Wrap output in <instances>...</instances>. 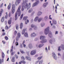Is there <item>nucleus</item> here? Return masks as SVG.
<instances>
[{"label": "nucleus", "mask_w": 64, "mask_h": 64, "mask_svg": "<svg viewBox=\"0 0 64 64\" xmlns=\"http://www.w3.org/2000/svg\"><path fill=\"white\" fill-rule=\"evenodd\" d=\"M27 1H28L27 0H25L24 1L23 3L22 4L23 6L21 8L22 11H24V8H25V7H27L28 10V9L30 8V6H31V3H29V4L28 5V4L27 3Z\"/></svg>", "instance_id": "nucleus-1"}, {"label": "nucleus", "mask_w": 64, "mask_h": 64, "mask_svg": "<svg viewBox=\"0 0 64 64\" xmlns=\"http://www.w3.org/2000/svg\"><path fill=\"white\" fill-rule=\"evenodd\" d=\"M21 9V6H19L18 8L17 12L15 14V20L16 21L18 19V18L17 17L18 15V16H20L21 15V11H20V9Z\"/></svg>", "instance_id": "nucleus-2"}, {"label": "nucleus", "mask_w": 64, "mask_h": 64, "mask_svg": "<svg viewBox=\"0 0 64 64\" xmlns=\"http://www.w3.org/2000/svg\"><path fill=\"white\" fill-rule=\"evenodd\" d=\"M44 33L45 35H47L49 33V27H48L44 30Z\"/></svg>", "instance_id": "nucleus-3"}, {"label": "nucleus", "mask_w": 64, "mask_h": 64, "mask_svg": "<svg viewBox=\"0 0 64 64\" xmlns=\"http://www.w3.org/2000/svg\"><path fill=\"white\" fill-rule=\"evenodd\" d=\"M39 17L38 16H36V18H34V22H37L38 20V22H40L42 20V18H39Z\"/></svg>", "instance_id": "nucleus-4"}, {"label": "nucleus", "mask_w": 64, "mask_h": 64, "mask_svg": "<svg viewBox=\"0 0 64 64\" xmlns=\"http://www.w3.org/2000/svg\"><path fill=\"white\" fill-rule=\"evenodd\" d=\"M16 7L15 5L14 4H13L12 6V14H14L15 12V7Z\"/></svg>", "instance_id": "nucleus-5"}, {"label": "nucleus", "mask_w": 64, "mask_h": 64, "mask_svg": "<svg viewBox=\"0 0 64 64\" xmlns=\"http://www.w3.org/2000/svg\"><path fill=\"white\" fill-rule=\"evenodd\" d=\"M40 1L39 0H38L34 3L32 4V7H35V6H36L38 5V4L39 3Z\"/></svg>", "instance_id": "nucleus-6"}, {"label": "nucleus", "mask_w": 64, "mask_h": 64, "mask_svg": "<svg viewBox=\"0 0 64 64\" xmlns=\"http://www.w3.org/2000/svg\"><path fill=\"white\" fill-rule=\"evenodd\" d=\"M52 57H53V58L55 60H56L57 59V56H56V54L54 52H53L52 54Z\"/></svg>", "instance_id": "nucleus-7"}, {"label": "nucleus", "mask_w": 64, "mask_h": 64, "mask_svg": "<svg viewBox=\"0 0 64 64\" xmlns=\"http://www.w3.org/2000/svg\"><path fill=\"white\" fill-rule=\"evenodd\" d=\"M55 40L54 38H52L50 39L49 41V42L50 44H52L53 43V42H55Z\"/></svg>", "instance_id": "nucleus-8"}, {"label": "nucleus", "mask_w": 64, "mask_h": 64, "mask_svg": "<svg viewBox=\"0 0 64 64\" xmlns=\"http://www.w3.org/2000/svg\"><path fill=\"white\" fill-rule=\"evenodd\" d=\"M36 50H33L31 51L30 54L31 55H35L36 54Z\"/></svg>", "instance_id": "nucleus-9"}, {"label": "nucleus", "mask_w": 64, "mask_h": 64, "mask_svg": "<svg viewBox=\"0 0 64 64\" xmlns=\"http://www.w3.org/2000/svg\"><path fill=\"white\" fill-rule=\"evenodd\" d=\"M31 37H35L36 36V34L34 32H33L30 35Z\"/></svg>", "instance_id": "nucleus-10"}, {"label": "nucleus", "mask_w": 64, "mask_h": 64, "mask_svg": "<svg viewBox=\"0 0 64 64\" xmlns=\"http://www.w3.org/2000/svg\"><path fill=\"white\" fill-rule=\"evenodd\" d=\"M47 42V40L45 39V38L41 41L40 42L41 43H45Z\"/></svg>", "instance_id": "nucleus-11"}, {"label": "nucleus", "mask_w": 64, "mask_h": 64, "mask_svg": "<svg viewBox=\"0 0 64 64\" xmlns=\"http://www.w3.org/2000/svg\"><path fill=\"white\" fill-rule=\"evenodd\" d=\"M48 3L47 2L44 3L43 5V7H44V8H45V7H46L47 5H48Z\"/></svg>", "instance_id": "nucleus-12"}, {"label": "nucleus", "mask_w": 64, "mask_h": 64, "mask_svg": "<svg viewBox=\"0 0 64 64\" xmlns=\"http://www.w3.org/2000/svg\"><path fill=\"white\" fill-rule=\"evenodd\" d=\"M26 59L27 60H28V61H31V58L30 57L28 56H26Z\"/></svg>", "instance_id": "nucleus-13"}, {"label": "nucleus", "mask_w": 64, "mask_h": 64, "mask_svg": "<svg viewBox=\"0 0 64 64\" xmlns=\"http://www.w3.org/2000/svg\"><path fill=\"white\" fill-rule=\"evenodd\" d=\"M52 23L53 24H54V25H56V24H57V22L54 19H53L52 20Z\"/></svg>", "instance_id": "nucleus-14"}, {"label": "nucleus", "mask_w": 64, "mask_h": 64, "mask_svg": "<svg viewBox=\"0 0 64 64\" xmlns=\"http://www.w3.org/2000/svg\"><path fill=\"white\" fill-rule=\"evenodd\" d=\"M40 40H43L45 38V36H40Z\"/></svg>", "instance_id": "nucleus-15"}, {"label": "nucleus", "mask_w": 64, "mask_h": 64, "mask_svg": "<svg viewBox=\"0 0 64 64\" xmlns=\"http://www.w3.org/2000/svg\"><path fill=\"white\" fill-rule=\"evenodd\" d=\"M28 47L30 49H31L33 48V46L31 44H30L28 45Z\"/></svg>", "instance_id": "nucleus-16"}, {"label": "nucleus", "mask_w": 64, "mask_h": 64, "mask_svg": "<svg viewBox=\"0 0 64 64\" xmlns=\"http://www.w3.org/2000/svg\"><path fill=\"white\" fill-rule=\"evenodd\" d=\"M48 36L50 37V38H52L53 36V34L52 33L50 32L48 35Z\"/></svg>", "instance_id": "nucleus-17"}, {"label": "nucleus", "mask_w": 64, "mask_h": 64, "mask_svg": "<svg viewBox=\"0 0 64 64\" xmlns=\"http://www.w3.org/2000/svg\"><path fill=\"white\" fill-rule=\"evenodd\" d=\"M42 12L40 11H39L37 13V15L38 16H40L42 14Z\"/></svg>", "instance_id": "nucleus-18"}, {"label": "nucleus", "mask_w": 64, "mask_h": 64, "mask_svg": "<svg viewBox=\"0 0 64 64\" xmlns=\"http://www.w3.org/2000/svg\"><path fill=\"white\" fill-rule=\"evenodd\" d=\"M44 19L45 21H47L48 19V17L47 16H46L44 17Z\"/></svg>", "instance_id": "nucleus-19"}, {"label": "nucleus", "mask_w": 64, "mask_h": 64, "mask_svg": "<svg viewBox=\"0 0 64 64\" xmlns=\"http://www.w3.org/2000/svg\"><path fill=\"white\" fill-rule=\"evenodd\" d=\"M10 8H11V3H10L8 7V10H10Z\"/></svg>", "instance_id": "nucleus-20"}, {"label": "nucleus", "mask_w": 64, "mask_h": 64, "mask_svg": "<svg viewBox=\"0 0 64 64\" xmlns=\"http://www.w3.org/2000/svg\"><path fill=\"white\" fill-rule=\"evenodd\" d=\"M24 36L25 37H28V35L27 32H25L24 34Z\"/></svg>", "instance_id": "nucleus-21"}, {"label": "nucleus", "mask_w": 64, "mask_h": 64, "mask_svg": "<svg viewBox=\"0 0 64 64\" xmlns=\"http://www.w3.org/2000/svg\"><path fill=\"white\" fill-rule=\"evenodd\" d=\"M44 46V44H40L38 46V47L39 48H41L42 47V46Z\"/></svg>", "instance_id": "nucleus-22"}, {"label": "nucleus", "mask_w": 64, "mask_h": 64, "mask_svg": "<svg viewBox=\"0 0 64 64\" xmlns=\"http://www.w3.org/2000/svg\"><path fill=\"white\" fill-rule=\"evenodd\" d=\"M15 57L14 56L12 57V62H15Z\"/></svg>", "instance_id": "nucleus-23"}, {"label": "nucleus", "mask_w": 64, "mask_h": 64, "mask_svg": "<svg viewBox=\"0 0 64 64\" xmlns=\"http://www.w3.org/2000/svg\"><path fill=\"white\" fill-rule=\"evenodd\" d=\"M2 58H4L5 57V54L4 53V52H2Z\"/></svg>", "instance_id": "nucleus-24"}, {"label": "nucleus", "mask_w": 64, "mask_h": 64, "mask_svg": "<svg viewBox=\"0 0 64 64\" xmlns=\"http://www.w3.org/2000/svg\"><path fill=\"white\" fill-rule=\"evenodd\" d=\"M32 8H30L28 10V12L29 13H31V12H32Z\"/></svg>", "instance_id": "nucleus-25"}, {"label": "nucleus", "mask_w": 64, "mask_h": 64, "mask_svg": "<svg viewBox=\"0 0 64 64\" xmlns=\"http://www.w3.org/2000/svg\"><path fill=\"white\" fill-rule=\"evenodd\" d=\"M4 17H3L1 20V21L2 22H4Z\"/></svg>", "instance_id": "nucleus-26"}, {"label": "nucleus", "mask_w": 64, "mask_h": 64, "mask_svg": "<svg viewBox=\"0 0 64 64\" xmlns=\"http://www.w3.org/2000/svg\"><path fill=\"white\" fill-rule=\"evenodd\" d=\"M25 30H26V29H24L23 30L22 32V35H23L24 34V33L25 32Z\"/></svg>", "instance_id": "nucleus-27"}, {"label": "nucleus", "mask_w": 64, "mask_h": 64, "mask_svg": "<svg viewBox=\"0 0 64 64\" xmlns=\"http://www.w3.org/2000/svg\"><path fill=\"white\" fill-rule=\"evenodd\" d=\"M23 23H22L20 24V29H22L23 27Z\"/></svg>", "instance_id": "nucleus-28"}, {"label": "nucleus", "mask_w": 64, "mask_h": 64, "mask_svg": "<svg viewBox=\"0 0 64 64\" xmlns=\"http://www.w3.org/2000/svg\"><path fill=\"white\" fill-rule=\"evenodd\" d=\"M45 26V23H42L41 24V27H44Z\"/></svg>", "instance_id": "nucleus-29"}, {"label": "nucleus", "mask_w": 64, "mask_h": 64, "mask_svg": "<svg viewBox=\"0 0 64 64\" xmlns=\"http://www.w3.org/2000/svg\"><path fill=\"white\" fill-rule=\"evenodd\" d=\"M18 36L17 37H18V38H20V33L18 32V33L17 34Z\"/></svg>", "instance_id": "nucleus-30"}, {"label": "nucleus", "mask_w": 64, "mask_h": 64, "mask_svg": "<svg viewBox=\"0 0 64 64\" xmlns=\"http://www.w3.org/2000/svg\"><path fill=\"white\" fill-rule=\"evenodd\" d=\"M38 28L37 27V26H35L34 28V30H36Z\"/></svg>", "instance_id": "nucleus-31"}, {"label": "nucleus", "mask_w": 64, "mask_h": 64, "mask_svg": "<svg viewBox=\"0 0 64 64\" xmlns=\"http://www.w3.org/2000/svg\"><path fill=\"white\" fill-rule=\"evenodd\" d=\"M15 52H10V53H11V56H13V54H14Z\"/></svg>", "instance_id": "nucleus-32"}, {"label": "nucleus", "mask_w": 64, "mask_h": 64, "mask_svg": "<svg viewBox=\"0 0 64 64\" xmlns=\"http://www.w3.org/2000/svg\"><path fill=\"white\" fill-rule=\"evenodd\" d=\"M11 49L10 50V52H13V46H12L11 48Z\"/></svg>", "instance_id": "nucleus-33"}, {"label": "nucleus", "mask_w": 64, "mask_h": 64, "mask_svg": "<svg viewBox=\"0 0 64 64\" xmlns=\"http://www.w3.org/2000/svg\"><path fill=\"white\" fill-rule=\"evenodd\" d=\"M29 20H27V21H26L25 22V24H27L28 23H29Z\"/></svg>", "instance_id": "nucleus-34"}, {"label": "nucleus", "mask_w": 64, "mask_h": 64, "mask_svg": "<svg viewBox=\"0 0 64 64\" xmlns=\"http://www.w3.org/2000/svg\"><path fill=\"white\" fill-rule=\"evenodd\" d=\"M19 38V37H18L16 36V41H18V40H19V38Z\"/></svg>", "instance_id": "nucleus-35"}, {"label": "nucleus", "mask_w": 64, "mask_h": 64, "mask_svg": "<svg viewBox=\"0 0 64 64\" xmlns=\"http://www.w3.org/2000/svg\"><path fill=\"white\" fill-rule=\"evenodd\" d=\"M16 28L17 30L18 29V24H16Z\"/></svg>", "instance_id": "nucleus-36"}, {"label": "nucleus", "mask_w": 64, "mask_h": 64, "mask_svg": "<svg viewBox=\"0 0 64 64\" xmlns=\"http://www.w3.org/2000/svg\"><path fill=\"white\" fill-rule=\"evenodd\" d=\"M27 18H28V16H26L24 17L23 18V20H26V19H27Z\"/></svg>", "instance_id": "nucleus-37"}, {"label": "nucleus", "mask_w": 64, "mask_h": 64, "mask_svg": "<svg viewBox=\"0 0 64 64\" xmlns=\"http://www.w3.org/2000/svg\"><path fill=\"white\" fill-rule=\"evenodd\" d=\"M23 14H22L21 15L20 18V20H21V19H22V18H23Z\"/></svg>", "instance_id": "nucleus-38"}, {"label": "nucleus", "mask_w": 64, "mask_h": 64, "mask_svg": "<svg viewBox=\"0 0 64 64\" xmlns=\"http://www.w3.org/2000/svg\"><path fill=\"white\" fill-rule=\"evenodd\" d=\"M8 23L9 25L11 24V21L10 20H9L8 21Z\"/></svg>", "instance_id": "nucleus-39"}, {"label": "nucleus", "mask_w": 64, "mask_h": 64, "mask_svg": "<svg viewBox=\"0 0 64 64\" xmlns=\"http://www.w3.org/2000/svg\"><path fill=\"white\" fill-rule=\"evenodd\" d=\"M20 52L21 53H22V54H23L24 53V51L22 50H20Z\"/></svg>", "instance_id": "nucleus-40"}, {"label": "nucleus", "mask_w": 64, "mask_h": 64, "mask_svg": "<svg viewBox=\"0 0 64 64\" xmlns=\"http://www.w3.org/2000/svg\"><path fill=\"white\" fill-rule=\"evenodd\" d=\"M20 48H23V46H22V44H20Z\"/></svg>", "instance_id": "nucleus-41"}, {"label": "nucleus", "mask_w": 64, "mask_h": 64, "mask_svg": "<svg viewBox=\"0 0 64 64\" xmlns=\"http://www.w3.org/2000/svg\"><path fill=\"white\" fill-rule=\"evenodd\" d=\"M35 26L33 24H32L31 26V28H34V27H35Z\"/></svg>", "instance_id": "nucleus-42"}, {"label": "nucleus", "mask_w": 64, "mask_h": 64, "mask_svg": "<svg viewBox=\"0 0 64 64\" xmlns=\"http://www.w3.org/2000/svg\"><path fill=\"white\" fill-rule=\"evenodd\" d=\"M21 58L22 59V61H24V60H25V58H24V57L23 56H22Z\"/></svg>", "instance_id": "nucleus-43"}, {"label": "nucleus", "mask_w": 64, "mask_h": 64, "mask_svg": "<svg viewBox=\"0 0 64 64\" xmlns=\"http://www.w3.org/2000/svg\"><path fill=\"white\" fill-rule=\"evenodd\" d=\"M4 38L6 40H8V38L7 36H5Z\"/></svg>", "instance_id": "nucleus-44"}, {"label": "nucleus", "mask_w": 64, "mask_h": 64, "mask_svg": "<svg viewBox=\"0 0 64 64\" xmlns=\"http://www.w3.org/2000/svg\"><path fill=\"white\" fill-rule=\"evenodd\" d=\"M43 63V60H42L40 61L39 62V64H42V63Z\"/></svg>", "instance_id": "nucleus-45"}, {"label": "nucleus", "mask_w": 64, "mask_h": 64, "mask_svg": "<svg viewBox=\"0 0 64 64\" xmlns=\"http://www.w3.org/2000/svg\"><path fill=\"white\" fill-rule=\"evenodd\" d=\"M38 38H36L34 39V40L35 41H38Z\"/></svg>", "instance_id": "nucleus-46"}, {"label": "nucleus", "mask_w": 64, "mask_h": 64, "mask_svg": "<svg viewBox=\"0 0 64 64\" xmlns=\"http://www.w3.org/2000/svg\"><path fill=\"white\" fill-rule=\"evenodd\" d=\"M45 50H46V52H48V49L47 48V47H46L45 48Z\"/></svg>", "instance_id": "nucleus-47"}, {"label": "nucleus", "mask_w": 64, "mask_h": 64, "mask_svg": "<svg viewBox=\"0 0 64 64\" xmlns=\"http://www.w3.org/2000/svg\"><path fill=\"white\" fill-rule=\"evenodd\" d=\"M42 58V56H41L38 57V60H40V59Z\"/></svg>", "instance_id": "nucleus-48"}, {"label": "nucleus", "mask_w": 64, "mask_h": 64, "mask_svg": "<svg viewBox=\"0 0 64 64\" xmlns=\"http://www.w3.org/2000/svg\"><path fill=\"white\" fill-rule=\"evenodd\" d=\"M34 13H35V12H32V13L31 14V16H32V15H33L34 14Z\"/></svg>", "instance_id": "nucleus-49"}, {"label": "nucleus", "mask_w": 64, "mask_h": 64, "mask_svg": "<svg viewBox=\"0 0 64 64\" xmlns=\"http://www.w3.org/2000/svg\"><path fill=\"white\" fill-rule=\"evenodd\" d=\"M29 52H30L29 51L27 52H26V54H27L28 55H29Z\"/></svg>", "instance_id": "nucleus-50"}, {"label": "nucleus", "mask_w": 64, "mask_h": 64, "mask_svg": "<svg viewBox=\"0 0 64 64\" xmlns=\"http://www.w3.org/2000/svg\"><path fill=\"white\" fill-rule=\"evenodd\" d=\"M2 12H3V10L2 9H1L0 12V13L2 14Z\"/></svg>", "instance_id": "nucleus-51"}, {"label": "nucleus", "mask_w": 64, "mask_h": 64, "mask_svg": "<svg viewBox=\"0 0 64 64\" xmlns=\"http://www.w3.org/2000/svg\"><path fill=\"white\" fill-rule=\"evenodd\" d=\"M8 28H9L8 27V26H6L5 27L6 29V30H8Z\"/></svg>", "instance_id": "nucleus-52"}, {"label": "nucleus", "mask_w": 64, "mask_h": 64, "mask_svg": "<svg viewBox=\"0 0 64 64\" xmlns=\"http://www.w3.org/2000/svg\"><path fill=\"white\" fill-rule=\"evenodd\" d=\"M17 31H15V32H14V35H16V34H17Z\"/></svg>", "instance_id": "nucleus-53"}, {"label": "nucleus", "mask_w": 64, "mask_h": 64, "mask_svg": "<svg viewBox=\"0 0 64 64\" xmlns=\"http://www.w3.org/2000/svg\"><path fill=\"white\" fill-rule=\"evenodd\" d=\"M15 56H16V59H17L18 58V56L17 55V54H15Z\"/></svg>", "instance_id": "nucleus-54"}, {"label": "nucleus", "mask_w": 64, "mask_h": 64, "mask_svg": "<svg viewBox=\"0 0 64 64\" xmlns=\"http://www.w3.org/2000/svg\"><path fill=\"white\" fill-rule=\"evenodd\" d=\"M16 46H17V45H18V42H16Z\"/></svg>", "instance_id": "nucleus-55"}, {"label": "nucleus", "mask_w": 64, "mask_h": 64, "mask_svg": "<svg viewBox=\"0 0 64 64\" xmlns=\"http://www.w3.org/2000/svg\"><path fill=\"white\" fill-rule=\"evenodd\" d=\"M58 32L57 31H56L55 33V35H56V34H58Z\"/></svg>", "instance_id": "nucleus-56"}, {"label": "nucleus", "mask_w": 64, "mask_h": 64, "mask_svg": "<svg viewBox=\"0 0 64 64\" xmlns=\"http://www.w3.org/2000/svg\"><path fill=\"white\" fill-rule=\"evenodd\" d=\"M5 34H6L5 32H4L2 33V36L3 35V36H4V35H5Z\"/></svg>", "instance_id": "nucleus-57"}, {"label": "nucleus", "mask_w": 64, "mask_h": 64, "mask_svg": "<svg viewBox=\"0 0 64 64\" xmlns=\"http://www.w3.org/2000/svg\"><path fill=\"white\" fill-rule=\"evenodd\" d=\"M11 15H12L11 13L10 12L9 14V17H11Z\"/></svg>", "instance_id": "nucleus-58"}, {"label": "nucleus", "mask_w": 64, "mask_h": 64, "mask_svg": "<svg viewBox=\"0 0 64 64\" xmlns=\"http://www.w3.org/2000/svg\"><path fill=\"white\" fill-rule=\"evenodd\" d=\"M3 3H2V4H1L0 7H3Z\"/></svg>", "instance_id": "nucleus-59"}, {"label": "nucleus", "mask_w": 64, "mask_h": 64, "mask_svg": "<svg viewBox=\"0 0 64 64\" xmlns=\"http://www.w3.org/2000/svg\"><path fill=\"white\" fill-rule=\"evenodd\" d=\"M39 62H40V60H38L36 62V64H37V63H38Z\"/></svg>", "instance_id": "nucleus-60"}, {"label": "nucleus", "mask_w": 64, "mask_h": 64, "mask_svg": "<svg viewBox=\"0 0 64 64\" xmlns=\"http://www.w3.org/2000/svg\"><path fill=\"white\" fill-rule=\"evenodd\" d=\"M25 42V40H24L23 42H22V45L23 44H24V43Z\"/></svg>", "instance_id": "nucleus-61"}, {"label": "nucleus", "mask_w": 64, "mask_h": 64, "mask_svg": "<svg viewBox=\"0 0 64 64\" xmlns=\"http://www.w3.org/2000/svg\"><path fill=\"white\" fill-rule=\"evenodd\" d=\"M22 45H23L24 46V48H25V47H26V44H22Z\"/></svg>", "instance_id": "nucleus-62"}, {"label": "nucleus", "mask_w": 64, "mask_h": 64, "mask_svg": "<svg viewBox=\"0 0 64 64\" xmlns=\"http://www.w3.org/2000/svg\"><path fill=\"white\" fill-rule=\"evenodd\" d=\"M8 17V15H6L5 16V18L6 19H7Z\"/></svg>", "instance_id": "nucleus-63"}, {"label": "nucleus", "mask_w": 64, "mask_h": 64, "mask_svg": "<svg viewBox=\"0 0 64 64\" xmlns=\"http://www.w3.org/2000/svg\"><path fill=\"white\" fill-rule=\"evenodd\" d=\"M2 64V61L1 60V59H0V64Z\"/></svg>", "instance_id": "nucleus-64"}]
</instances>
